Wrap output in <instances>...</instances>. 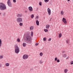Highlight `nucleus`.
Returning a JSON list of instances; mask_svg holds the SVG:
<instances>
[{"mask_svg": "<svg viewBox=\"0 0 73 73\" xmlns=\"http://www.w3.org/2000/svg\"><path fill=\"white\" fill-rule=\"evenodd\" d=\"M26 42L28 44H31L32 40H31V37L29 36H26Z\"/></svg>", "mask_w": 73, "mask_h": 73, "instance_id": "obj_1", "label": "nucleus"}, {"mask_svg": "<svg viewBox=\"0 0 73 73\" xmlns=\"http://www.w3.org/2000/svg\"><path fill=\"white\" fill-rule=\"evenodd\" d=\"M7 9L6 5L3 3H0V9L1 10H5Z\"/></svg>", "mask_w": 73, "mask_h": 73, "instance_id": "obj_2", "label": "nucleus"}, {"mask_svg": "<svg viewBox=\"0 0 73 73\" xmlns=\"http://www.w3.org/2000/svg\"><path fill=\"white\" fill-rule=\"evenodd\" d=\"M20 52V48L18 46L15 45V52L16 53H19Z\"/></svg>", "mask_w": 73, "mask_h": 73, "instance_id": "obj_3", "label": "nucleus"}, {"mask_svg": "<svg viewBox=\"0 0 73 73\" xmlns=\"http://www.w3.org/2000/svg\"><path fill=\"white\" fill-rule=\"evenodd\" d=\"M7 4L9 7H12V4L11 2V0H8Z\"/></svg>", "mask_w": 73, "mask_h": 73, "instance_id": "obj_4", "label": "nucleus"}, {"mask_svg": "<svg viewBox=\"0 0 73 73\" xmlns=\"http://www.w3.org/2000/svg\"><path fill=\"white\" fill-rule=\"evenodd\" d=\"M17 22L18 23H21L23 22V19L19 17L17 19Z\"/></svg>", "mask_w": 73, "mask_h": 73, "instance_id": "obj_5", "label": "nucleus"}, {"mask_svg": "<svg viewBox=\"0 0 73 73\" xmlns=\"http://www.w3.org/2000/svg\"><path fill=\"white\" fill-rule=\"evenodd\" d=\"M28 55L27 54H24L23 57V58L24 60H27V58H28Z\"/></svg>", "mask_w": 73, "mask_h": 73, "instance_id": "obj_6", "label": "nucleus"}, {"mask_svg": "<svg viewBox=\"0 0 73 73\" xmlns=\"http://www.w3.org/2000/svg\"><path fill=\"white\" fill-rule=\"evenodd\" d=\"M62 21L64 23V24H67V21H66V19L64 18H63L62 19Z\"/></svg>", "mask_w": 73, "mask_h": 73, "instance_id": "obj_7", "label": "nucleus"}, {"mask_svg": "<svg viewBox=\"0 0 73 73\" xmlns=\"http://www.w3.org/2000/svg\"><path fill=\"white\" fill-rule=\"evenodd\" d=\"M47 12H48V14L49 15H50L51 14V10L49 9V8H48L47 9Z\"/></svg>", "mask_w": 73, "mask_h": 73, "instance_id": "obj_8", "label": "nucleus"}, {"mask_svg": "<svg viewBox=\"0 0 73 73\" xmlns=\"http://www.w3.org/2000/svg\"><path fill=\"white\" fill-rule=\"evenodd\" d=\"M29 9L30 12H32L33 11V8L31 6L29 7Z\"/></svg>", "mask_w": 73, "mask_h": 73, "instance_id": "obj_9", "label": "nucleus"}, {"mask_svg": "<svg viewBox=\"0 0 73 73\" xmlns=\"http://www.w3.org/2000/svg\"><path fill=\"white\" fill-rule=\"evenodd\" d=\"M17 16L18 17H20L23 16V15H22V14H19L17 15Z\"/></svg>", "mask_w": 73, "mask_h": 73, "instance_id": "obj_10", "label": "nucleus"}, {"mask_svg": "<svg viewBox=\"0 0 73 73\" xmlns=\"http://www.w3.org/2000/svg\"><path fill=\"white\" fill-rule=\"evenodd\" d=\"M22 45L23 47H25L27 46V43L25 42L23 43Z\"/></svg>", "mask_w": 73, "mask_h": 73, "instance_id": "obj_11", "label": "nucleus"}, {"mask_svg": "<svg viewBox=\"0 0 73 73\" xmlns=\"http://www.w3.org/2000/svg\"><path fill=\"white\" fill-rule=\"evenodd\" d=\"M2 44V40H1V39H0V48H1V46Z\"/></svg>", "mask_w": 73, "mask_h": 73, "instance_id": "obj_12", "label": "nucleus"}, {"mask_svg": "<svg viewBox=\"0 0 73 73\" xmlns=\"http://www.w3.org/2000/svg\"><path fill=\"white\" fill-rule=\"evenodd\" d=\"M68 69H65L64 70V72L65 73H67V72H68Z\"/></svg>", "mask_w": 73, "mask_h": 73, "instance_id": "obj_13", "label": "nucleus"}, {"mask_svg": "<svg viewBox=\"0 0 73 73\" xmlns=\"http://www.w3.org/2000/svg\"><path fill=\"white\" fill-rule=\"evenodd\" d=\"M36 23L37 25H39V21H38L36 20Z\"/></svg>", "mask_w": 73, "mask_h": 73, "instance_id": "obj_14", "label": "nucleus"}, {"mask_svg": "<svg viewBox=\"0 0 73 73\" xmlns=\"http://www.w3.org/2000/svg\"><path fill=\"white\" fill-rule=\"evenodd\" d=\"M66 43H67V44H68L69 43L70 41H69V39H66Z\"/></svg>", "mask_w": 73, "mask_h": 73, "instance_id": "obj_15", "label": "nucleus"}, {"mask_svg": "<svg viewBox=\"0 0 73 73\" xmlns=\"http://www.w3.org/2000/svg\"><path fill=\"white\" fill-rule=\"evenodd\" d=\"M5 65L6 66H9V63H7L5 64Z\"/></svg>", "mask_w": 73, "mask_h": 73, "instance_id": "obj_16", "label": "nucleus"}, {"mask_svg": "<svg viewBox=\"0 0 73 73\" xmlns=\"http://www.w3.org/2000/svg\"><path fill=\"white\" fill-rule=\"evenodd\" d=\"M60 14L61 15H64V11H62L60 12Z\"/></svg>", "mask_w": 73, "mask_h": 73, "instance_id": "obj_17", "label": "nucleus"}, {"mask_svg": "<svg viewBox=\"0 0 73 73\" xmlns=\"http://www.w3.org/2000/svg\"><path fill=\"white\" fill-rule=\"evenodd\" d=\"M30 30H33V29H34V26H31L30 27Z\"/></svg>", "mask_w": 73, "mask_h": 73, "instance_id": "obj_18", "label": "nucleus"}, {"mask_svg": "<svg viewBox=\"0 0 73 73\" xmlns=\"http://www.w3.org/2000/svg\"><path fill=\"white\" fill-rule=\"evenodd\" d=\"M49 27H50V26L48 25H46V28L47 29H48V28H49Z\"/></svg>", "mask_w": 73, "mask_h": 73, "instance_id": "obj_19", "label": "nucleus"}, {"mask_svg": "<svg viewBox=\"0 0 73 73\" xmlns=\"http://www.w3.org/2000/svg\"><path fill=\"white\" fill-rule=\"evenodd\" d=\"M62 36V34H61V33H60L59 34V38H61Z\"/></svg>", "mask_w": 73, "mask_h": 73, "instance_id": "obj_20", "label": "nucleus"}, {"mask_svg": "<svg viewBox=\"0 0 73 73\" xmlns=\"http://www.w3.org/2000/svg\"><path fill=\"white\" fill-rule=\"evenodd\" d=\"M39 55L40 56H42V55H43V53H42V52H40V53Z\"/></svg>", "mask_w": 73, "mask_h": 73, "instance_id": "obj_21", "label": "nucleus"}, {"mask_svg": "<svg viewBox=\"0 0 73 73\" xmlns=\"http://www.w3.org/2000/svg\"><path fill=\"white\" fill-rule=\"evenodd\" d=\"M3 55H0V59H3Z\"/></svg>", "mask_w": 73, "mask_h": 73, "instance_id": "obj_22", "label": "nucleus"}, {"mask_svg": "<svg viewBox=\"0 0 73 73\" xmlns=\"http://www.w3.org/2000/svg\"><path fill=\"white\" fill-rule=\"evenodd\" d=\"M17 41L18 42H20V39L19 38H18L17 39Z\"/></svg>", "mask_w": 73, "mask_h": 73, "instance_id": "obj_23", "label": "nucleus"}, {"mask_svg": "<svg viewBox=\"0 0 73 73\" xmlns=\"http://www.w3.org/2000/svg\"><path fill=\"white\" fill-rule=\"evenodd\" d=\"M31 17L32 19H33L34 17V14H32L31 15Z\"/></svg>", "mask_w": 73, "mask_h": 73, "instance_id": "obj_24", "label": "nucleus"}, {"mask_svg": "<svg viewBox=\"0 0 73 73\" xmlns=\"http://www.w3.org/2000/svg\"><path fill=\"white\" fill-rule=\"evenodd\" d=\"M33 33L32 31H31V37H32L33 36Z\"/></svg>", "mask_w": 73, "mask_h": 73, "instance_id": "obj_25", "label": "nucleus"}, {"mask_svg": "<svg viewBox=\"0 0 73 73\" xmlns=\"http://www.w3.org/2000/svg\"><path fill=\"white\" fill-rule=\"evenodd\" d=\"M43 62H43V61H42V60H40L39 61V63L40 64H42L43 63Z\"/></svg>", "mask_w": 73, "mask_h": 73, "instance_id": "obj_26", "label": "nucleus"}, {"mask_svg": "<svg viewBox=\"0 0 73 73\" xmlns=\"http://www.w3.org/2000/svg\"><path fill=\"white\" fill-rule=\"evenodd\" d=\"M44 32H47L48 31V30L47 29H44Z\"/></svg>", "mask_w": 73, "mask_h": 73, "instance_id": "obj_27", "label": "nucleus"}, {"mask_svg": "<svg viewBox=\"0 0 73 73\" xmlns=\"http://www.w3.org/2000/svg\"><path fill=\"white\" fill-rule=\"evenodd\" d=\"M23 24L22 23H19V25L20 26H21V27L23 26Z\"/></svg>", "mask_w": 73, "mask_h": 73, "instance_id": "obj_28", "label": "nucleus"}, {"mask_svg": "<svg viewBox=\"0 0 73 73\" xmlns=\"http://www.w3.org/2000/svg\"><path fill=\"white\" fill-rule=\"evenodd\" d=\"M49 0H44V1L45 3H48Z\"/></svg>", "mask_w": 73, "mask_h": 73, "instance_id": "obj_29", "label": "nucleus"}, {"mask_svg": "<svg viewBox=\"0 0 73 73\" xmlns=\"http://www.w3.org/2000/svg\"><path fill=\"white\" fill-rule=\"evenodd\" d=\"M58 59V58H57V57H56L54 58V60L55 61H57Z\"/></svg>", "mask_w": 73, "mask_h": 73, "instance_id": "obj_30", "label": "nucleus"}, {"mask_svg": "<svg viewBox=\"0 0 73 73\" xmlns=\"http://www.w3.org/2000/svg\"><path fill=\"white\" fill-rule=\"evenodd\" d=\"M63 56V57H66V54H64Z\"/></svg>", "mask_w": 73, "mask_h": 73, "instance_id": "obj_31", "label": "nucleus"}, {"mask_svg": "<svg viewBox=\"0 0 73 73\" xmlns=\"http://www.w3.org/2000/svg\"><path fill=\"white\" fill-rule=\"evenodd\" d=\"M46 38L45 37L43 38V40L44 41H46Z\"/></svg>", "mask_w": 73, "mask_h": 73, "instance_id": "obj_32", "label": "nucleus"}, {"mask_svg": "<svg viewBox=\"0 0 73 73\" xmlns=\"http://www.w3.org/2000/svg\"><path fill=\"white\" fill-rule=\"evenodd\" d=\"M70 64L71 65H73V61H71V62H70Z\"/></svg>", "mask_w": 73, "mask_h": 73, "instance_id": "obj_33", "label": "nucleus"}, {"mask_svg": "<svg viewBox=\"0 0 73 73\" xmlns=\"http://www.w3.org/2000/svg\"><path fill=\"white\" fill-rule=\"evenodd\" d=\"M42 4V3H41V2H40L39 3V5H40V6L42 5V4Z\"/></svg>", "mask_w": 73, "mask_h": 73, "instance_id": "obj_34", "label": "nucleus"}, {"mask_svg": "<svg viewBox=\"0 0 73 73\" xmlns=\"http://www.w3.org/2000/svg\"><path fill=\"white\" fill-rule=\"evenodd\" d=\"M24 13H28V11L25 10V11Z\"/></svg>", "mask_w": 73, "mask_h": 73, "instance_id": "obj_35", "label": "nucleus"}, {"mask_svg": "<svg viewBox=\"0 0 73 73\" xmlns=\"http://www.w3.org/2000/svg\"><path fill=\"white\" fill-rule=\"evenodd\" d=\"M57 62H60V60L59 59H57V60H56Z\"/></svg>", "mask_w": 73, "mask_h": 73, "instance_id": "obj_36", "label": "nucleus"}, {"mask_svg": "<svg viewBox=\"0 0 73 73\" xmlns=\"http://www.w3.org/2000/svg\"><path fill=\"white\" fill-rule=\"evenodd\" d=\"M38 16H37L36 18V20H38Z\"/></svg>", "mask_w": 73, "mask_h": 73, "instance_id": "obj_37", "label": "nucleus"}, {"mask_svg": "<svg viewBox=\"0 0 73 73\" xmlns=\"http://www.w3.org/2000/svg\"><path fill=\"white\" fill-rule=\"evenodd\" d=\"M30 70L31 71H32V70H33V68H31Z\"/></svg>", "mask_w": 73, "mask_h": 73, "instance_id": "obj_38", "label": "nucleus"}, {"mask_svg": "<svg viewBox=\"0 0 73 73\" xmlns=\"http://www.w3.org/2000/svg\"><path fill=\"white\" fill-rule=\"evenodd\" d=\"M38 45V43H36L35 44V46H37V45Z\"/></svg>", "mask_w": 73, "mask_h": 73, "instance_id": "obj_39", "label": "nucleus"}, {"mask_svg": "<svg viewBox=\"0 0 73 73\" xmlns=\"http://www.w3.org/2000/svg\"><path fill=\"white\" fill-rule=\"evenodd\" d=\"M13 1L14 3H16V0H13Z\"/></svg>", "mask_w": 73, "mask_h": 73, "instance_id": "obj_40", "label": "nucleus"}, {"mask_svg": "<svg viewBox=\"0 0 73 73\" xmlns=\"http://www.w3.org/2000/svg\"><path fill=\"white\" fill-rule=\"evenodd\" d=\"M48 41H51V38H50L48 40Z\"/></svg>", "mask_w": 73, "mask_h": 73, "instance_id": "obj_41", "label": "nucleus"}, {"mask_svg": "<svg viewBox=\"0 0 73 73\" xmlns=\"http://www.w3.org/2000/svg\"><path fill=\"white\" fill-rule=\"evenodd\" d=\"M0 67H2V64L0 63Z\"/></svg>", "mask_w": 73, "mask_h": 73, "instance_id": "obj_42", "label": "nucleus"}, {"mask_svg": "<svg viewBox=\"0 0 73 73\" xmlns=\"http://www.w3.org/2000/svg\"><path fill=\"white\" fill-rule=\"evenodd\" d=\"M69 58V56H68L66 58V60H68Z\"/></svg>", "mask_w": 73, "mask_h": 73, "instance_id": "obj_43", "label": "nucleus"}, {"mask_svg": "<svg viewBox=\"0 0 73 73\" xmlns=\"http://www.w3.org/2000/svg\"><path fill=\"white\" fill-rule=\"evenodd\" d=\"M52 18H51L50 19V21H51V20H52Z\"/></svg>", "mask_w": 73, "mask_h": 73, "instance_id": "obj_44", "label": "nucleus"}, {"mask_svg": "<svg viewBox=\"0 0 73 73\" xmlns=\"http://www.w3.org/2000/svg\"><path fill=\"white\" fill-rule=\"evenodd\" d=\"M5 13L3 14V16H5Z\"/></svg>", "mask_w": 73, "mask_h": 73, "instance_id": "obj_45", "label": "nucleus"}, {"mask_svg": "<svg viewBox=\"0 0 73 73\" xmlns=\"http://www.w3.org/2000/svg\"><path fill=\"white\" fill-rule=\"evenodd\" d=\"M36 10H37H37H38V8H36Z\"/></svg>", "mask_w": 73, "mask_h": 73, "instance_id": "obj_46", "label": "nucleus"}, {"mask_svg": "<svg viewBox=\"0 0 73 73\" xmlns=\"http://www.w3.org/2000/svg\"><path fill=\"white\" fill-rule=\"evenodd\" d=\"M68 1H70V0H68Z\"/></svg>", "mask_w": 73, "mask_h": 73, "instance_id": "obj_47", "label": "nucleus"}, {"mask_svg": "<svg viewBox=\"0 0 73 73\" xmlns=\"http://www.w3.org/2000/svg\"><path fill=\"white\" fill-rule=\"evenodd\" d=\"M62 52L63 53H64V51H62Z\"/></svg>", "mask_w": 73, "mask_h": 73, "instance_id": "obj_48", "label": "nucleus"}, {"mask_svg": "<svg viewBox=\"0 0 73 73\" xmlns=\"http://www.w3.org/2000/svg\"><path fill=\"white\" fill-rule=\"evenodd\" d=\"M1 13H0V15H1Z\"/></svg>", "mask_w": 73, "mask_h": 73, "instance_id": "obj_49", "label": "nucleus"}]
</instances>
